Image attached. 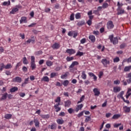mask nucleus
Returning a JSON list of instances; mask_svg holds the SVG:
<instances>
[{
    "label": "nucleus",
    "instance_id": "9d476101",
    "mask_svg": "<svg viewBox=\"0 0 131 131\" xmlns=\"http://www.w3.org/2000/svg\"><path fill=\"white\" fill-rule=\"evenodd\" d=\"M93 92L95 93V96H99L100 95V91L98 90L97 88H95L93 90Z\"/></svg>",
    "mask_w": 131,
    "mask_h": 131
},
{
    "label": "nucleus",
    "instance_id": "412c9836",
    "mask_svg": "<svg viewBox=\"0 0 131 131\" xmlns=\"http://www.w3.org/2000/svg\"><path fill=\"white\" fill-rule=\"evenodd\" d=\"M28 80H29V78L25 79V82L23 83L21 86H25V84H27V83H28Z\"/></svg>",
    "mask_w": 131,
    "mask_h": 131
},
{
    "label": "nucleus",
    "instance_id": "f704fd0d",
    "mask_svg": "<svg viewBox=\"0 0 131 131\" xmlns=\"http://www.w3.org/2000/svg\"><path fill=\"white\" fill-rule=\"evenodd\" d=\"M46 64L47 65V66H49L50 67L53 65V62L50 61H47L46 62Z\"/></svg>",
    "mask_w": 131,
    "mask_h": 131
},
{
    "label": "nucleus",
    "instance_id": "c756f323",
    "mask_svg": "<svg viewBox=\"0 0 131 131\" xmlns=\"http://www.w3.org/2000/svg\"><path fill=\"white\" fill-rule=\"evenodd\" d=\"M8 97V93H5L4 94H3L2 100H6L7 99V97Z\"/></svg>",
    "mask_w": 131,
    "mask_h": 131
},
{
    "label": "nucleus",
    "instance_id": "f8f14e48",
    "mask_svg": "<svg viewBox=\"0 0 131 131\" xmlns=\"http://www.w3.org/2000/svg\"><path fill=\"white\" fill-rule=\"evenodd\" d=\"M123 109L125 113H128L130 111V107H128L127 106H124Z\"/></svg>",
    "mask_w": 131,
    "mask_h": 131
},
{
    "label": "nucleus",
    "instance_id": "bb28decb",
    "mask_svg": "<svg viewBox=\"0 0 131 131\" xmlns=\"http://www.w3.org/2000/svg\"><path fill=\"white\" fill-rule=\"evenodd\" d=\"M81 17V15L80 14V13H77L75 14L76 19H80Z\"/></svg>",
    "mask_w": 131,
    "mask_h": 131
},
{
    "label": "nucleus",
    "instance_id": "603ef678",
    "mask_svg": "<svg viewBox=\"0 0 131 131\" xmlns=\"http://www.w3.org/2000/svg\"><path fill=\"white\" fill-rule=\"evenodd\" d=\"M119 39H121V38H120V37H116V38H115V43H118V40Z\"/></svg>",
    "mask_w": 131,
    "mask_h": 131
},
{
    "label": "nucleus",
    "instance_id": "7ed1b4c3",
    "mask_svg": "<svg viewBox=\"0 0 131 131\" xmlns=\"http://www.w3.org/2000/svg\"><path fill=\"white\" fill-rule=\"evenodd\" d=\"M101 62L104 65V67H107V65L109 64V60H107L106 59H103L102 60Z\"/></svg>",
    "mask_w": 131,
    "mask_h": 131
},
{
    "label": "nucleus",
    "instance_id": "aec40b11",
    "mask_svg": "<svg viewBox=\"0 0 131 131\" xmlns=\"http://www.w3.org/2000/svg\"><path fill=\"white\" fill-rule=\"evenodd\" d=\"M34 122L35 123V126L38 127L39 126V122H38V120L34 119Z\"/></svg>",
    "mask_w": 131,
    "mask_h": 131
},
{
    "label": "nucleus",
    "instance_id": "79ce46f5",
    "mask_svg": "<svg viewBox=\"0 0 131 131\" xmlns=\"http://www.w3.org/2000/svg\"><path fill=\"white\" fill-rule=\"evenodd\" d=\"M55 76H57V74L56 73H52L51 74V76H50L51 78H53L55 77Z\"/></svg>",
    "mask_w": 131,
    "mask_h": 131
},
{
    "label": "nucleus",
    "instance_id": "6e6552de",
    "mask_svg": "<svg viewBox=\"0 0 131 131\" xmlns=\"http://www.w3.org/2000/svg\"><path fill=\"white\" fill-rule=\"evenodd\" d=\"M31 42L32 43H34L35 42V39H29L25 43L24 45H28V43H30Z\"/></svg>",
    "mask_w": 131,
    "mask_h": 131
},
{
    "label": "nucleus",
    "instance_id": "5fc2aeb1",
    "mask_svg": "<svg viewBox=\"0 0 131 131\" xmlns=\"http://www.w3.org/2000/svg\"><path fill=\"white\" fill-rule=\"evenodd\" d=\"M62 69V68L60 67H57L55 68V70L56 71H60V70Z\"/></svg>",
    "mask_w": 131,
    "mask_h": 131
},
{
    "label": "nucleus",
    "instance_id": "c85d7f7f",
    "mask_svg": "<svg viewBox=\"0 0 131 131\" xmlns=\"http://www.w3.org/2000/svg\"><path fill=\"white\" fill-rule=\"evenodd\" d=\"M23 62L24 64H25L26 65L28 64V60H27V59L26 58V57L23 58Z\"/></svg>",
    "mask_w": 131,
    "mask_h": 131
},
{
    "label": "nucleus",
    "instance_id": "a18cd8bd",
    "mask_svg": "<svg viewBox=\"0 0 131 131\" xmlns=\"http://www.w3.org/2000/svg\"><path fill=\"white\" fill-rule=\"evenodd\" d=\"M35 57H34V56H32L31 57V62H35Z\"/></svg>",
    "mask_w": 131,
    "mask_h": 131
},
{
    "label": "nucleus",
    "instance_id": "de8ad7c7",
    "mask_svg": "<svg viewBox=\"0 0 131 131\" xmlns=\"http://www.w3.org/2000/svg\"><path fill=\"white\" fill-rule=\"evenodd\" d=\"M70 20L71 21H73V20H74V14L73 13L70 16Z\"/></svg>",
    "mask_w": 131,
    "mask_h": 131
},
{
    "label": "nucleus",
    "instance_id": "39448f33",
    "mask_svg": "<svg viewBox=\"0 0 131 131\" xmlns=\"http://www.w3.org/2000/svg\"><path fill=\"white\" fill-rule=\"evenodd\" d=\"M109 39H110L111 42H112L113 45H115V38H114V35H110Z\"/></svg>",
    "mask_w": 131,
    "mask_h": 131
},
{
    "label": "nucleus",
    "instance_id": "4468645a",
    "mask_svg": "<svg viewBox=\"0 0 131 131\" xmlns=\"http://www.w3.org/2000/svg\"><path fill=\"white\" fill-rule=\"evenodd\" d=\"M69 74V72H66L64 75H62L61 76V78H62V79H64V78H66V77L68 76Z\"/></svg>",
    "mask_w": 131,
    "mask_h": 131
},
{
    "label": "nucleus",
    "instance_id": "680f3d73",
    "mask_svg": "<svg viewBox=\"0 0 131 131\" xmlns=\"http://www.w3.org/2000/svg\"><path fill=\"white\" fill-rule=\"evenodd\" d=\"M32 32L34 34H37L39 32V31H37L36 30H33Z\"/></svg>",
    "mask_w": 131,
    "mask_h": 131
},
{
    "label": "nucleus",
    "instance_id": "a19ab883",
    "mask_svg": "<svg viewBox=\"0 0 131 131\" xmlns=\"http://www.w3.org/2000/svg\"><path fill=\"white\" fill-rule=\"evenodd\" d=\"M83 55V52H81L80 51H78L77 54L76 56H79L80 57H81Z\"/></svg>",
    "mask_w": 131,
    "mask_h": 131
},
{
    "label": "nucleus",
    "instance_id": "1a4fd4ad",
    "mask_svg": "<svg viewBox=\"0 0 131 131\" xmlns=\"http://www.w3.org/2000/svg\"><path fill=\"white\" fill-rule=\"evenodd\" d=\"M19 22L20 24H22V23H27V18L26 17L24 16L21 18V19L19 20Z\"/></svg>",
    "mask_w": 131,
    "mask_h": 131
},
{
    "label": "nucleus",
    "instance_id": "338daca9",
    "mask_svg": "<svg viewBox=\"0 0 131 131\" xmlns=\"http://www.w3.org/2000/svg\"><path fill=\"white\" fill-rule=\"evenodd\" d=\"M23 70L24 72H26V71H27V68L26 67H23Z\"/></svg>",
    "mask_w": 131,
    "mask_h": 131
},
{
    "label": "nucleus",
    "instance_id": "c03bdc74",
    "mask_svg": "<svg viewBox=\"0 0 131 131\" xmlns=\"http://www.w3.org/2000/svg\"><path fill=\"white\" fill-rule=\"evenodd\" d=\"M0 67H1V68H0V71H3V69L4 68H5V64H4V63H2V64H1Z\"/></svg>",
    "mask_w": 131,
    "mask_h": 131
},
{
    "label": "nucleus",
    "instance_id": "3c124183",
    "mask_svg": "<svg viewBox=\"0 0 131 131\" xmlns=\"http://www.w3.org/2000/svg\"><path fill=\"white\" fill-rule=\"evenodd\" d=\"M87 24H88V25L89 26H91L92 25V20L91 19H89L87 22H86Z\"/></svg>",
    "mask_w": 131,
    "mask_h": 131
},
{
    "label": "nucleus",
    "instance_id": "864d4df0",
    "mask_svg": "<svg viewBox=\"0 0 131 131\" xmlns=\"http://www.w3.org/2000/svg\"><path fill=\"white\" fill-rule=\"evenodd\" d=\"M82 115H83V112H81V113H80L78 115V117H81V116H82Z\"/></svg>",
    "mask_w": 131,
    "mask_h": 131
},
{
    "label": "nucleus",
    "instance_id": "4be33fe9",
    "mask_svg": "<svg viewBox=\"0 0 131 131\" xmlns=\"http://www.w3.org/2000/svg\"><path fill=\"white\" fill-rule=\"evenodd\" d=\"M50 80V79H49V77H48L47 76H45L43 77L42 79H41V81H47V82H49Z\"/></svg>",
    "mask_w": 131,
    "mask_h": 131
},
{
    "label": "nucleus",
    "instance_id": "37998d69",
    "mask_svg": "<svg viewBox=\"0 0 131 131\" xmlns=\"http://www.w3.org/2000/svg\"><path fill=\"white\" fill-rule=\"evenodd\" d=\"M56 103H60L61 102V98L60 97H57V98L55 100Z\"/></svg>",
    "mask_w": 131,
    "mask_h": 131
},
{
    "label": "nucleus",
    "instance_id": "a211bd4d",
    "mask_svg": "<svg viewBox=\"0 0 131 131\" xmlns=\"http://www.w3.org/2000/svg\"><path fill=\"white\" fill-rule=\"evenodd\" d=\"M81 77L83 79H86V74H85V71H83L82 72Z\"/></svg>",
    "mask_w": 131,
    "mask_h": 131
},
{
    "label": "nucleus",
    "instance_id": "b1692460",
    "mask_svg": "<svg viewBox=\"0 0 131 131\" xmlns=\"http://www.w3.org/2000/svg\"><path fill=\"white\" fill-rule=\"evenodd\" d=\"M84 20H81L77 23V25L78 26H82V25H84Z\"/></svg>",
    "mask_w": 131,
    "mask_h": 131
},
{
    "label": "nucleus",
    "instance_id": "bf43d9fd",
    "mask_svg": "<svg viewBox=\"0 0 131 131\" xmlns=\"http://www.w3.org/2000/svg\"><path fill=\"white\" fill-rule=\"evenodd\" d=\"M36 24V23H32V24L29 25V27H33V26H35V25Z\"/></svg>",
    "mask_w": 131,
    "mask_h": 131
},
{
    "label": "nucleus",
    "instance_id": "f257e3e1",
    "mask_svg": "<svg viewBox=\"0 0 131 131\" xmlns=\"http://www.w3.org/2000/svg\"><path fill=\"white\" fill-rule=\"evenodd\" d=\"M12 81H13V82H18V83H20V82L22 81V78L20 77H16L12 79Z\"/></svg>",
    "mask_w": 131,
    "mask_h": 131
},
{
    "label": "nucleus",
    "instance_id": "c9c22d12",
    "mask_svg": "<svg viewBox=\"0 0 131 131\" xmlns=\"http://www.w3.org/2000/svg\"><path fill=\"white\" fill-rule=\"evenodd\" d=\"M5 69H10L12 68V65L11 64V63H9L5 67Z\"/></svg>",
    "mask_w": 131,
    "mask_h": 131
},
{
    "label": "nucleus",
    "instance_id": "473e14b6",
    "mask_svg": "<svg viewBox=\"0 0 131 131\" xmlns=\"http://www.w3.org/2000/svg\"><path fill=\"white\" fill-rule=\"evenodd\" d=\"M49 128H51V129H56V125L54 124H52V125L49 126Z\"/></svg>",
    "mask_w": 131,
    "mask_h": 131
},
{
    "label": "nucleus",
    "instance_id": "e433bc0d",
    "mask_svg": "<svg viewBox=\"0 0 131 131\" xmlns=\"http://www.w3.org/2000/svg\"><path fill=\"white\" fill-rule=\"evenodd\" d=\"M123 62H127V63H131V57H130L128 59H124Z\"/></svg>",
    "mask_w": 131,
    "mask_h": 131
},
{
    "label": "nucleus",
    "instance_id": "6ab92c4d",
    "mask_svg": "<svg viewBox=\"0 0 131 131\" xmlns=\"http://www.w3.org/2000/svg\"><path fill=\"white\" fill-rule=\"evenodd\" d=\"M131 70V66H128V67H125L124 69V71L125 72H127V71H129V70Z\"/></svg>",
    "mask_w": 131,
    "mask_h": 131
},
{
    "label": "nucleus",
    "instance_id": "cd10ccee",
    "mask_svg": "<svg viewBox=\"0 0 131 131\" xmlns=\"http://www.w3.org/2000/svg\"><path fill=\"white\" fill-rule=\"evenodd\" d=\"M64 86H67L69 84V81L68 80H64L62 83Z\"/></svg>",
    "mask_w": 131,
    "mask_h": 131
},
{
    "label": "nucleus",
    "instance_id": "e2e57ef3",
    "mask_svg": "<svg viewBox=\"0 0 131 131\" xmlns=\"http://www.w3.org/2000/svg\"><path fill=\"white\" fill-rule=\"evenodd\" d=\"M77 107H78L79 108H80V110H81V108H82V107H83V104H80V105H78L77 106Z\"/></svg>",
    "mask_w": 131,
    "mask_h": 131
},
{
    "label": "nucleus",
    "instance_id": "774afa93",
    "mask_svg": "<svg viewBox=\"0 0 131 131\" xmlns=\"http://www.w3.org/2000/svg\"><path fill=\"white\" fill-rule=\"evenodd\" d=\"M127 83L129 84L131 83V78H129V79L126 80Z\"/></svg>",
    "mask_w": 131,
    "mask_h": 131
},
{
    "label": "nucleus",
    "instance_id": "052dcab7",
    "mask_svg": "<svg viewBox=\"0 0 131 131\" xmlns=\"http://www.w3.org/2000/svg\"><path fill=\"white\" fill-rule=\"evenodd\" d=\"M30 79L31 80H34L35 79V78L34 77V76H30Z\"/></svg>",
    "mask_w": 131,
    "mask_h": 131
},
{
    "label": "nucleus",
    "instance_id": "2eb2a0df",
    "mask_svg": "<svg viewBox=\"0 0 131 131\" xmlns=\"http://www.w3.org/2000/svg\"><path fill=\"white\" fill-rule=\"evenodd\" d=\"M31 67L32 68V70H34V69L36 68V65L35 64V62H31Z\"/></svg>",
    "mask_w": 131,
    "mask_h": 131
},
{
    "label": "nucleus",
    "instance_id": "09e8293b",
    "mask_svg": "<svg viewBox=\"0 0 131 131\" xmlns=\"http://www.w3.org/2000/svg\"><path fill=\"white\" fill-rule=\"evenodd\" d=\"M69 113H70V114H72V113H73V108H69L68 110Z\"/></svg>",
    "mask_w": 131,
    "mask_h": 131
},
{
    "label": "nucleus",
    "instance_id": "58836bf2",
    "mask_svg": "<svg viewBox=\"0 0 131 131\" xmlns=\"http://www.w3.org/2000/svg\"><path fill=\"white\" fill-rule=\"evenodd\" d=\"M125 47H126V43H123L121 44L120 48V49H124V48H125Z\"/></svg>",
    "mask_w": 131,
    "mask_h": 131
},
{
    "label": "nucleus",
    "instance_id": "2f4dec72",
    "mask_svg": "<svg viewBox=\"0 0 131 131\" xmlns=\"http://www.w3.org/2000/svg\"><path fill=\"white\" fill-rule=\"evenodd\" d=\"M5 118H6V119H10L12 118V115L7 114L5 116Z\"/></svg>",
    "mask_w": 131,
    "mask_h": 131
},
{
    "label": "nucleus",
    "instance_id": "0eeeda50",
    "mask_svg": "<svg viewBox=\"0 0 131 131\" xmlns=\"http://www.w3.org/2000/svg\"><path fill=\"white\" fill-rule=\"evenodd\" d=\"M66 53L69 54L70 55H73V54H75V50L73 49H67L66 50Z\"/></svg>",
    "mask_w": 131,
    "mask_h": 131
},
{
    "label": "nucleus",
    "instance_id": "7c9ffc66",
    "mask_svg": "<svg viewBox=\"0 0 131 131\" xmlns=\"http://www.w3.org/2000/svg\"><path fill=\"white\" fill-rule=\"evenodd\" d=\"M122 6H123V4L122 3L118 2V3H117L118 9H122L121 8H122Z\"/></svg>",
    "mask_w": 131,
    "mask_h": 131
},
{
    "label": "nucleus",
    "instance_id": "4d7b16f0",
    "mask_svg": "<svg viewBox=\"0 0 131 131\" xmlns=\"http://www.w3.org/2000/svg\"><path fill=\"white\" fill-rule=\"evenodd\" d=\"M19 96H20V97H21L22 98H23L24 97H25V93H19Z\"/></svg>",
    "mask_w": 131,
    "mask_h": 131
},
{
    "label": "nucleus",
    "instance_id": "f03ea898",
    "mask_svg": "<svg viewBox=\"0 0 131 131\" xmlns=\"http://www.w3.org/2000/svg\"><path fill=\"white\" fill-rule=\"evenodd\" d=\"M107 27L108 29H112V28H113L114 27V25H113V23L112 21H109L107 23Z\"/></svg>",
    "mask_w": 131,
    "mask_h": 131
},
{
    "label": "nucleus",
    "instance_id": "13d9d810",
    "mask_svg": "<svg viewBox=\"0 0 131 131\" xmlns=\"http://www.w3.org/2000/svg\"><path fill=\"white\" fill-rule=\"evenodd\" d=\"M93 34H95V35H99V31H94L93 32Z\"/></svg>",
    "mask_w": 131,
    "mask_h": 131
},
{
    "label": "nucleus",
    "instance_id": "5701e85b",
    "mask_svg": "<svg viewBox=\"0 0 131 131\" xmlns=\"http://www.w3.org/2000/svg\"><path fill=\"white\" fill-rule=\"evenodd\" d=\"M57 122L58 124H63V123H64V120L61 119H58L57 120Z\"/></svg>",
    "mask_w": 131,
    "mask_h": 131
},
{
    "label": "nucleus",
    "instance_id": "423d86ee",
    "mask_svg": "<svg viewBox=\"0 0 131 131\" xmlns=\"http://www.w3.org/2000/svg\"><path fill=\"white\" fill-rule=\"evenodd\" d=\"M78 65V62L77 61H73L72 62V63L71 64V65L69 67V68H70V70L71 71H72V68H73V67H74L75 66H76Z\"/></svg>",
    "mask_w": 131,
    "mask_h": 131
},
{
    "label": "nucleus",
    "instance_id": "9b49d317",
    "mask_svg": "<svg viewBox=\"0 0 131 131\" xmlns=\"http://www.w3.org/2000/svg\"><path fill=\"white\" fill-rule=\"evenodd\" d=\"M89 39L92 41V42H95V41H96V38L94 35H90L89 36Z\"/></svg>",
    "mask_w": 131,
    "mask_h": 131
},
{
    "label": "nucleus",
    "instance_id": "6e6d98bb",
    "mask_svg": "<svg viewBox=\"0 0 131 131\" xmlns=\"http://www.w3.org/2000/svg\"><path fill=\"white\" fill-rule=\"evenodd\" d=\"M103 74H104L103 72H100L99 75V78H101L102 76H103Z\"/></svg>",
    "mask_w": 131,
    "mask_h": 131
},
{
    "label": "nucleus",
    "instance_id": "dca6fc26",
    "mask_svg": "<svg viewBox=\"0 0 131 131\" xmlns=\"http://www.w3.org/2000/svg\"><path fill=\"white\" fill-rule=\"evenodd\" d=\"M17 91H18V87L16 86H14L10 89V92L11 93H15V92H17Z\"/></svg>",
    "mask_w": 131,
    "mask_h": 131
},
{
    "label": "nucleus",
    "instance_id": "4c0bfd02",
    "mask_svg": "<svg viewBox=\"0 0 131 131\" xmlns=\"http://www.w3.org/2000/svg\"><path fill=\"white\" fill-rule=\"evenodd\" d=\"M91 120H92V118H91V117H86V119H85V122H89V121H91Z\"/></svg>",
    "mask_w": 131,
    "mask_h": 131
},
{
    "label": "nucleus",
    "instance_id": "a878e982",
    "mask_svg": "<svg viewBox=\"0 0 131 131\" xmlns=\"http://www.w3.org/2000/svg\"><path fill=\"white\" fill-rule=\"evenodd\" d=\"M53 49H59V44L58 43H55L53 46H52Z\"/></svg>",
    "mask_w": 131,
    "mask_h": 131
},
{
    "label": "nucleus",
    "instance_id": "49530a36",
    "mask_svg": "<svg viewBox=\"0 0 131 131\" xmlns=\"http://www.w3.org/2000/svg\"><path fill=\"white\" fill-rule=\"evenodd\" d=\"M41 117L42 118H49L50 116L49 115H43Z\"/></svg>",
    "mask_w": 131,
    "mask_h": 131
},
{
    "label": "nucleus",
    "instance_id": "72a5a7b5",
    "mask_svg": "<svg viewBox=\"0 0 131 131\" xmlns=\"http://www.w3.org/2000/svg\"><path fill=\"white\" fill-rule=\"evenodd\" d=\"M121 91V88L120 87L116 86L115 87V93H118Z\"/></svg>",
    "mask_w": 131,
    "mask_h": 131
},
{
    "label": "nucleus",
    "instance_id": "8fccbe9b",
    "mask_svg": "<svg viewBox=\"0 0 131 131\" xmlns=\"http://www.w3.org/2000/svg\"><path fill=\"white\" fill-rule=\"evenodd\" d=\"M107 7H108V4L107 3H104L102 5V8H103L104 9L107 8Z\"/></svg>",
    "mask_w": 131,
    "mask_h": 131
},
{
    "label": "nucleus",
    "instance_id": "ea45409f",
    "mask_svg": "<svg viewBox=\"0 0 131 131\" xmlns=\"http://www.w3.org/2000/svg\"><path fill=\"white\" fill-rule=\"evenodd\" d=\"M74 59V57H67V61H68V62H69L70 61H72V60H73Z\"/></svg>",
    "mask_w": 131,
    "mask_h": 131
},
{
    "label": "nucleus",
    "instance_id": "0e129e2a",
    "mask_svg": "<svg viewBox=\"0 0 131 131\" xmlns=\"http://www.w3.org/2000/svg\"><path fill=\"white\" fill-rule=\"evenodd\" d=\"M85 38H83L80 40L81 43H84L85 42Z\"/></svg>",
    "mask_w": 131,
    "mask_h": 131
},
{
    "label": "nucleus",
    "instance_id": "69168bd1",
    "mask_svg": "<svg viewBox=\"0 0 131 131\" xmlns=\"http://www.w3.org/2000/svg\"><path fill=\"white\" fill-rule=\"evenodd\" d=\"M120 61V59H119V57H116L115 58V62H119Z\"/></svg>",
    "mask_w": 131,
    "mask_h": 131
},
{
    "label": "nucleus",
    "instance_id": "ddd939ff",
    "mask_svg": "<svg viewBox=\"0 0 131 131\" xmlns=\"http://www.w3.org/2000/svg\"><path fill=\"white\" fill-rule=\"evenodd\" d=\"M65 107H69L71 105V101L70 100H68L64 102Z\"/></svg>",
    "mask_w": 131,
    "mask_h": 131
},
{
    "label": "nucleus",
    "instance_id": "393cba45",
    "mask_svg": "<svg viewBox=\"0 0 131 131\" xmlns=\"http://www.w3.org/2000/svg\"><path fill=\"white\" fill-rule=\"evenodd\" d=\"M130 92H131V89H128L127 91V95L126 96V98L127 99L129 97V96H130V95H131Z\"/></svg>",
    "mask_w": 131,
    "mask_h": 131
},
{
    "label": "nucleus",
    "instance_id": "20e7f679",
    "mask_svg": "<svg viewBox=\"0 0 131 131\" xmlns=\"http://www.w3.org/2000/svg\"><path fill=\"white\" fill-rule=\"evenodd\" d=\"M117 15H122L125 13V11L124 10V9H122V8L117 9Z\"/></svg>",
    "mask_w": 131,
    "mask_h": 131
},
{
    "label": "nucleus",
    "instance_id": "f3484780",
    "mask_svg": "<svg viewBox=\"0 0 131 131\" xmlns=\"http://www.w3.org/2000/svg\"><path fill=\"white\" fill-rule=\"evenodd\" d=\"M19 11V9L17 8H14L12 9V11L10 12V14H15L16 12H18Z\"/></svg>",
    "mask_w": 131,
    "mask_h": 131
}]
</instances>
